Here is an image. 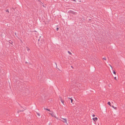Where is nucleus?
I'll return each mask as SVG.
<instances>
[{"instance_id": "nucleus-1", "label": "nucleus", "mask_w": 125, "mask_h": 125, "mask_svg": "<svg viewBox=\"0 0 125 125\" xmlns=\"http://www.w3.org/2000/svg\"><path fill=\"white\" fill-rule=\"evenodd\" d=\"M68 12L69 14H72L74 15H76L77 14L76 12L71 10L69 11Z\"/></svg>"}, {"instance_id": "nucleus-2", "label": "nucleus", "mask_w": 125, "mask_h": 125, "mask_svg": "<svg viewBox=\"0 0 125 125\" xmlns=\"http://www.w3.org/2000/svg\"><path fill=\"white\" fill-rule=\"evenodd\" d=\"M49 114L52 116H54L56 118H57L56 116L55 115L54 113H50Z\"/></svg>"}, {"instance_id": "nucleus-3", "label": "nucleus", "mask_w": 125, "mask_h": 125, "mask_svg": "<svg viewBox=\"0 0 125 125\" xmlns=\"http://www.w3.org/2000/svg\"><path fill=\"white\" fill-rule=\"evenodd\" d=\"M93 120H94V122H96L98 119L97 118V117H95L94 118H93Z\"/></svg>"}, {"instance_id": "nucleus-4", "label": "nucleus", "mask_w": 125, "mask_h": 125, "mask_svg": "<svg viewBox=\"0 0 125 125\" xmlns=\"http://www.w3.org/2000/svg\"><path fill=\"white\" fill-rule=\"evenodd\" d=\"M63 121L64 123H65L66 124L67 123V120L66 119H63Z\"/></svg>"}, {"instance_id": "nucleus-5", "label": "nucleus", "mask_w": 125, "mask_h": 125, "mask_svg": "<svg viewBox=\"0 0 125 125\" xmlns=\"http://www.w3.org/2000/svg\"><path fill=\"white\" fill-rule=\"evenodd\" d=\"M112 107L115 109H117V107H115L114 106L112 105Z\"/></svg>"}, {"instance_id": "nucleus-6", "label": "nucleus", "mask_w": 125, "mask_h": 125, "mask_svg": "<svg viewBox=\"0 0 125 125\" xmlns=\"http://www.w3.org/2000/svg\"><path fill=\"white\" fill-rule=\"evenodd\" d=\"M107 104H108L110 106H111V104L110 102H108L107 103Z\"/></svg>"}, {"instance_id": "nucleus-7", "label": "nucleus", "mask_w": 125, "mask_h": 125, "mask_svg": "<svg viewBox=\"0 0 125 125\" xmlns=\"http://www.w3.org/2000/svg\"><path fill=\"white\" fill-rule=\"evenodd\" d=\"M69 99H70L71 100V102L72 103H73V100L71 98H69Z\"/></svg>"}, {"instance_id": "nucleus-8", "label": "nucleus", "mask_w": 125, "mask_h": 125, "mask_svg": "<svg viewBox=\"0 0 125 125\" xmlns=\"http://www.w3.org/2000/svg\"><path fill=\"white\" fill-rule=\"evenodd\" d=\"M68 53L70 55H71L72 54L69 51H68Z\"/></svg>"}, {"instance_id": "nucleus-9", "label": "nucleus", "mask_w": 125, "mask_h": 125, "mask_svg": "<svg viewBox=\"0 0 125 125\" xmlns=\"http://www.w3.org/2000/svg\"><path fill=\"white\" fill-rule=\"evenodd\" d=\"M103 59L105 60H106V58L105 57H104L103 58Z\"/></svg>"}, {"instance_id": "nucleus-10", "label": "nucleus", "mask_w": 125, "mask_h": 125, "mask_svg": "<svg viewBox=\"0 0 125 125\" xmlns=\"http://www.w3.org/2000/svg\"><path fill=\"white\" fill-rule=\"evenodd\" d=\"M113 73L115 74H116V72H115L114 70L113 71Z\"/></svg>"}, {"instance_id": "nucleus-11", "label": "nucleus", "mask_w": 125, "mask_h": 125, "mask_svg": "<svg viewBox=\"0 0 125 125\" xmlns=\"http://www.w3.org/2000/svg\"><path fill=\"white\" fill-rule=\"evenodd\" d=\"M45 110H48V111H50V110H49V109H46V108H45Z\"/></svg>"}, {"instance_id": "nucleus-12", "label": "nucleus", "mask_w": 125, "mask_h": 125, "mask_svg": "<svg viewBox=\"0 0 125 125\" xmlns=\"http://www.w3.org/2000/svg\"><path fill=\"white\" fill-rule=\"evenodd\" d=\"M27 50L28 51H29V50H30V49L29 48H27Z\"/></svg>"}, {"instance_id": "nucleus-13", "label": "nucleus", "mask_w": 125, "mask_h": 125, "mask_svg": "<svg viewBox=\"0 0 125 125\" xmlns=\"http://www.w3.org/2000/svg\"><path fill=\"white\" fill-rule=\"evenodd\" d=\"M114 79H115V80H117L116 79V77H114Z\"/></svg>"}, {"instance_id": "nucleus-14", "label": "nucleus", "mask_w": 125, "mask_h": 125, "mask_svg": "<svg viewBox=\"0 0 125 125\" xmlns=\"http://www.w3.org/2000/svg\"><path fill=\"white\" fill-rule=\"evenodd\" d=\"M6 12H8V13L9 12V11L8 10H6Z\"/></svg>"}, {"instance_id": "nucleus-15", "label": "nucleus", "mask_w": 125, "mask_h": 125, "mask_svg": "<svg viewBox=\"0 0 125 125\" xmlns=\"http://www.w3.org/2000/svg\"><path fill=\"white\" fill-rule=\"evenodd\" d=\"M92 116L93 117H94L95 116V115L94 114Z\"/></svg>"}, {"instance_id": "nucleus-16", "label": "nucleus", "mask_w": 125, "mask_h": 125, "mask_svg": "<svg viewBox=\"0 0 125 125\" xmlns=\"http://www.w3.org/2000/svg\"><path fill=\"white\" fill-rule=\"evenodd\" d=\"M37 115L39 116H40V115L38 113H37Z\"/></svg>"}, {"instance_id": "nucleus-17", "label": "nucleus", "mask_w": 125, "mask_h": 125, "mask_svg": "<svg viewBox=\"0 0 125 125\" xmlns=\"http://www.w3.org/2000/svg\"><path fill=\"white\" fill-rule=\"evenodd\" d=\"M109 65L112 68V69H113V68H112V67L110 65Z\"/></svg>"}, {"instance_id": "nucleus-18", "label": "nucleus", "mask_w": 125, "mask_h": 125, "mask_svg": "<svg viewBox=\"0 0 125 125\" xmlns=\"http://www.w3.org/2000/svg\"><path fill=\"white\" fill-rule=\"evenodd\" d=\"M58 28H57V29H56L57 31H58Z\"/></svg>"}, {"instance_id": "nucleus-19", "label": "nucleus", "mask_w": 125, "mask_h": 125, "mask_svg": "<svg viewBox=\"0 0 125 125\" xmlns=\"http://www.w3.org/2000/svg\"><path fill=\"white\" fill-rule=\"evenodd\" d=\"M62 103H63V102L62 101Z\"/></svg>"}]
</instances>
